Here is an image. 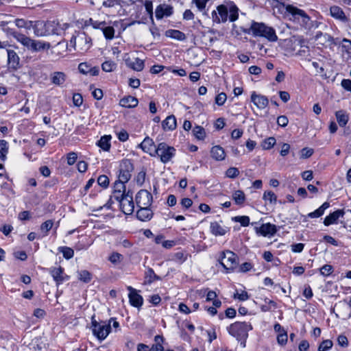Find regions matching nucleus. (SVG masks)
Masks as SVG:
<instances>
[{
	"instance_id": "16",
	"label": "nucleus",
	"mask_w": 351,
	"mask_h": 351,
	"mask_svg": "<svg viewBox=\"0 0 351 351\" xmlns=\"http://www.w3.org/2000/svg\"><path fill=\"white\" fill-rule=\"evenodd\" d=\"M128 289L130 291L128 297L130 304L134 307L140 308L143 303V297L139 295L136 292V290L132 287H128Z\"/></svg>"
},
{
	"instance_id": "21",
	"label": "nucleus",
	"mask_w": 351,
	"mask_h": 351,
	"mask_svg": "<svg viewBox=\"0 0 351 351\" xmlns=\"http://www.w3.org/2000/svg\"><path fill=\"white\" fill-rule=\"evenodd\" d=\"M153 217V212L149 207H139L136 213V217L142 221L151 220Z\"/></svg>"
},
{
	"instance_id": "62",
	"label": "nucleus",
	"mask_w": 351,
	"mask_h": 351,
	"mask_svg": "<svg viewBox=\"0 0 351 351\" xmlns=\"http://www.w3.org/2000/svg\"><path fill=\"white\" fill-rule=\"evenodd\" d=\"M289 123V120L287 116L281 115L277 118V124L280 127H286Z\"/></svg>"
},
{
	"instance_id": "57",
	"label": "nucleus",
	"mask_w": 351,
	"mask_h": 351,
	"mask_svg": "<svg viewBox=\"0 0 351 351\" xmlns=\"http://www.w3.org/2000/svg\"><path fill=\"white\" fill-rule=\"evenodd\" d=\"M209 0H192V3H195L198 10L203 11Z\"/></svg>"
},
{
	"instance_id": "51",
	"label": "nucleus",
	"mask_w": 351,
	"mask_h": 351,
	"mask_svg": "<svg viewBox=\"0 0 351 351\" xmlns=\"http://www.w3.org/2000/svg\"><path fill=\"white\" fill-rule=\"evenodd\" d=\"M53 222L52 220H47L43 223L40 226V230L45 232V235H47L48 232L53 227Z\"/></svg>"
},
{
	"instance_id": "5",
	"label": "nucleus",
	"mask_w": 351,
	"mask_h": 351,
	"mask_svg": "<svg viewBox=\"0 0 351 351\" xmlns=\"http://www.w3.org/2000/svg\"><path fill=\"white\" fill-rule=\"evenodd\" d=\"M250 322H236L227 327L228 333L235 337L238 341H245L248 337V332L252 330Z\"/></svg>"
},
{
	"instance_id": "39",
	"label": "nucleus",
	"mask_w": 351,
	"mask_h": 351,
	"mask_svg": "<svg viewBox=\"0 0 351 351\" xmlns=\"http://www.w3.org/2000/svg\"><path fill=\"white\" fill-rule=\"evenodd\" d=\"M110 138L108 136H102L98 141V146L100 147L104 151H108L110 148Z\"/></svg>"
},
{
	"instance_id": "63",
	"label": "nucleus",
	"mask_w": 351,
	"mask_h": 351,
	"mask_svg": "<svg viewBox=\"0 0 351 351\" xmlns=\"http://www.w3.org/2000/svg\"><path fill=\"white\" fill-rule=\"evenodd\" d=\"M313 154V149L308 147L303 148L301 150V158H308Z\"/></svg>"
},
{
	"instance_id": "47",
	"label": "nucleus",
	"mask_w": 351,
	"mask_h": 351,
	"mask_svg": "<svg viewBox=\"0 0 351 351\" xmlns=\"http://www.w3.org/2000/svg\"><path fill=\"white\" fill-rule=\"evenodd\" d=\"M276 142V141L274 137H269L262 142V147L264 149H269L274 147Z\"/></svg>"
},
{
	"instance_id": "19",
	"label": "nucleus",
	"mask_w": 351,
	"mask_h": 351,
	"mask_svg": "<svg viewBox=\"0 0 351 351\" xmlns=\"http://www.w3.org/2000/svg\"><path fill=\"white\" fill-rule=\"evenodd\" d=\"M256 232L264 237L273 236L276 234V226L270 223H263L260 228H256Z\"/></svg>"
},
{
	"instance_id": "49",
	"label": "nucleus",
	"mask_w": 351,
	"mask_h": 351,
	"mask_svg": "<svg viewBox=\"0 0 351 351\" xmlns=\"http://www.w3.org/2000/svg\"><path fill=\"white\" fill-rule=\"evenodd\" d=\"M88 25H91L94 29H98L102 30L104 28V25H106V23L105 21H95L92 19H90L88 21Z\"/></svg>"
},
{
	"instance_id": "34",
	"label": "nucleus",
	"mask_w": 351,
	"mask_h": 351,
	"mask_svg": "<svg viewBox=\"0 0 351 351\" xmlns=\"http://www.w3.org/2000/svg\"><path fill=\"white\" fill-rule=\"evenodd\" d=\"M145 282L148 284L152 283L155 280H161V278L157 276L152 268H148L145 274Z\"/></svg>"
},
{
	"instance_id": "37",
	"label": "nucleus",
	"mask_w": 351,
	"mask_h": 351,
	"mask_svg": "<svg viewBox=\"0 0 351 351\" xmlns=\"http://www.w3.org/2000/svg\"><path fill=\"white\" fill-rule=\"evenodd\" d=\"M263 199L271 204H276L277 202V196L271 191H265L263 194Z\"/></svg>"
},
{
	"instance_id": "26",
	"label": "nucleus",
	"mask_w": 351,
	"mask_h": 351,
	"mask_svg": "<svg viewBox=\"0 0 351 351\" xmlns=\"http://www.w3.org/2000/svg\"><path fill=\"white\" fill-rule=\"evenodd\" d=\"M140 147L145 152L149 153L152 156L153 155L152 152L154 151L155 152V149H156L153 140L149 137L145 138L143 141L140 144Z\"/></svg>"
},
{
	"instance_id": "23",
	"label": "nucleus",
	"mask_w": 351,
	"mask_h": 351,
	"mask_svg": "<svg viewBox=\"0 0 351 351\" xmlns=\"http://www.w3.org/2000/svg\"><path fill=\"white\" fill-rule=\"evenodd\" d=\"M330 15L333 18L338 19V20L341 21V22L346 23L348 21V19L345 15L342 9L339 6L333 5V6L330 7Z\"/></svg>"
},
{
	"instance_id": "1",
	"label": "nucleus",
	"mask_w": 351,
	"mask_h": 351,
	"mask_svg": "<svg viewBox=\"0 0 351 351\" xmlns=\"http://www.w3.org/2000/svg\"><path fill=\"white\" fill-rule=\"evenodd\" d=\"M286 10V15L289 17V20L299 23L302 27L306 29L316 28L318 27V22L311 20L308 15L301 9H299L292 5H283Z\"/></svg>"
},
{
	"instance_id": "25",
	"label": "nucleus",
	"mask_w": 351,
	"mask_h": 351,
	"mask_svg": "<svg viewBox=\"0 0 351 351\" xmlns=\"http://www.w3.org/2000/svg\"><path fill=\"white\" fill-rule=\"evenodd\" d=\"M315 39L319 40L321 44H328L329 45H336L334 38L328 34H324L321 32H317Z\"/></svg>"
},
{
	"instance_id": "35",
	"label": "nucleus",
	"mask_w": 351,
	"mask_h": 351,
	"mask_svg": "<svg viewBox=\"0 0 351 351\" xmlns=\"http://www.w3.org/2000/svg\"><path fill=\"white\" fill-rule=\"evenodd\" d=\"M32 21H26L23 19H17L15 20V25L19 28H25L27 30L32 29Z\"/></svg>"
},
{
	"instance_id": "24",
	"label": "nucleus",
	"mask_w": 351,
	"mask_h": 351,
	"mask_svg": "<svg viewBox=\"0 0 351 351\" xmlns=\"http://www.w3.org/2000/svg\"><path fill=\"white\" fill-rule=\"evenodd\" d=\"M210 232L216 236H223L227 232V228L221 226L217 221L211 222L210 226Z\"/></svg>"
},
{
	"instance_id": "3",
	"label": "nucleus",
	"mask_w": 351,
	"mask_h": 351,
	"mask_svg": "<svg viewBox=\"0 0 351 351\" xmlns=\"http://www.w3.org/2000/svg\"><path fill=\"white\" fill-rule=\"evenodd\" d=\"M12 36L23 46L26 47L29 50L33 52H38L51 47V45L48 42L36 40L26 36L25 35L18 32H13Z\"/></svg>"
},
{
	"instance_id": "8",
	"label": "nucleus",
	"mask_w": 351,
	"mask_h": 351,
	"mask_svg": "<svg viewBox=\"0 0 351 351\" xmlns=\"http://www.w3.org/2000/svg\"><path fill=\"white\" fill-rule=\"evenodd\" d=\"M155 153L163 163L169 162L176 154V149L165 143H160L155 149Z\"/></svg>"
},
{
	"instance_id": "54",
	"label": "nucleus",
	"mask_w": 351,
	"mask_h": 351,
	"mask_svg": "<svg viewBox=\"0 0 351 351\" xmlns=\"http://www.w3.org/2000/svg\"><path fill=\"white\" fill-rule=\"evenodd\" d=\"M319 270L322 276H328L333 271V267L330 265H324Z\"/></svg>"
},
{
	"instance_id": "11",
	"label": "nucleus",
	"mask_w": 351,
	"mask_h": 351,
	"mask_svg": "<svg viewBox=\"0 0 351 351\" xmlns=\"http://www.w3.org/2000/svg\"><path fill=\"white\" fill-rule=\"evenodd\" d=\"M49 21H35L32 23V29L34 30V34L37 37H45L50 35Z\"/></svg>"
},
{
	"instance_id": "7",
	"label": "nucleus",
	"mask_w": 351,
	"mask_h": 351,
	"mask_svg": "<svg viewBox=\"0 0 351 351\" xmlns=\"http://www.w3.org/2000/svg\"><path fill=\"white\" fill-rule=\"evenodd\" d=\"M91 328L93 334L99 340H104L109 335L111 330L110 323L106 322H97L95 316L92 317Z\"/></svg>"
},
{
	"instance_id": "4",
	"label": "nucleus",
	"mask_w": 351,
	"mask_h": 351,
	"mask_svg": "<svg viewBox=\"0 0 351 351\" xmlns=\"http://www.w3.org/2000/svg\"><path fill=\"white\" fill-rule=\"evenodd\" d=\"M70 45L77 51L84 53L92 46V39L84 32H76L70 39Z\"/></svg>"
},
{
	"instance_id": "48",
	"label": "nucleus",
	"mask_w": 351,
	"mask_h": 351,
	"mask_svg": "<svg viewBox=\"0 0 351 351\" xmlns=\"http://www.w3.org/2000/svg\"><path fill=\"white\" fill-rule=\"evenodd\" d=\"M332 341L330 339L323 341L318 347V351H327L332 347Z\"/></svg>"
},
{
	"instance_id": "43",
	"label": "nucleus",
	"mask_w": 351,
	"mask_h": 351,
	"mask_svg": "<svg viewBox=\"0 0 351 351\" xmlns=\"http://www.w3.org/2000/svg\"><path fill=\"white\" fill-rule=\"evenodd\" d=\"M8 152V145L5 140H0V158L4 160Z\"/></svg>"
},
{
	"instance_id": "50",
	"label": "nucleus",
	"mask_w": 351,
	"mask_h": 351,
	"mask_svg": "<svg viewBox=\"0 0 351 351\" xmlns=\"http://www.w3.org/2000/svg\"><path fill=\"white\" fill-rule=\"evenodd\" d=\"M116 68V64L112 61H106L101 64V69L105 72H111Z\"/></svg>"
},
{
	"instance_id": "52",
	"label": "nucleus",
	"mask_w": 351,
	"mask_h": 351,
	"mask_svg": "<svg viewBox=\"0 0 351 351\" xmlns=\"http://www.w3.org/2000/svg\"><path fill=\"white\" fill-rule=\"evenodd\" d=\"M234 221L241 223L242 226H247L250 224V218L247 216H237Z\"/></svg>"
},
{
	"instance_id": "2",
	"label": "nucleus",
	"mask_w": 351,
	"mask_h": 351,
	"mask_svg": "<svg viewBox=\"0 0 351 351\" xmlns=\"http://www.w3.org/2000/svg\"><path fill=\"white\" fill-rule=\"evenodd\" d=\"M238 12V8L234 4H221L217 7L216 10L212 12V20L214 23L217 24L226 23L228 19L231 22H234L237 21L239 17Z\"/></svg>"
},
{
	"instance_id": "56",
	"label": "nucleus",
	"mask_w": 351,
	"mask_h": 351,
	"mask_svg": "<svg viewBox=\"0 0 351 351\" xmlns=\"http://www.w3.org/2000/svg\"><path fill=\"white\" fill-rule=\"evenodd\" d=\"M97 183L99 186L106 188L109 184V179L105 175L99 176L97 178Z\"/></svg>"
},
{
	"instance_id": "18",
	"label": "nucleus",
	"mask_w": 351,
	"mask_h": 351,
	"mask_svg": "<svg viewBox=\"0 0 351 351\" xmlns=\"http://www.w3.org/2000/svg\"><path fill=\"white\" fill-rule=\"evenodd\" d=\"M173 14V7L169 5H159L156 7L155 14L157 19H162L163 17L170 16Z\"/></svg>"
},
{
	"instance_id": "42",
	"label": "nucleus",
	"mask_w": 351,
	"mask_h": 351,
	"mask_svg": "<svg viewBox=\"0 0 351 351\" xmlns=\"http://www.w3.org/2000/svg\"><path fill=\"white\" fill-rule=\"evenodd\" d=\"M123 260L122 254L118 252H112L108 257V261L113 265H118Z\"/></svg>"
},
{
	"instance_id": "46",
	"label": "nucleus",
	"mask_w": 351,
	"mask_h": 351,
	"mask_svg": "<svg viewBox=\"0 0 351 351\" xmlns=\"http://www.w3.org/2000/svg\"><path fill=\"white\" fill-rule=\"evenodd\" d=\"M79 279L85 282H89L92 279L90 273L87 270H82L78 272Z\"/></svg>"
},
{
	"instance_id": "20",
	"label": "nucleus",
	"mask_w": 351,
	"mask_h": 351,
	"mask_svg": "<svg viewBox=\"0 0 351 351\" xmlns=\"http://www.w3.org/2000/svg\"><path fill=\"white\" fill-rule=\"evenodd\" d=\"M345 214L346 213L343 210H337L325 217L324 224L328 226L335 223L339 218L343 217Z\"/></svg>"
},
{
	"instance_id": "14",
	"label": "nucleus",
	"mask_w": 351,
	"mask_h": 351,
	"mask_svg": "<svg viewBox=\"0 0 351 351\" xmlns=\"http://www.w3.org/2000/svg\"><path fill=\"white\" fill-rule=\"evenodd\" d=\"M120 208L122 212L125 215H131L134 212V204L132 194H130L128 191L125 198H123L120 202Z\"/></svg>"
},
{
	"instance_id": "17",
	"label": "nucleus",
	"mask_w": 351,
	"mask_h": 351,
	"mask_svg": "<svg viewBox=\"0 0 351 351\" xmlns=\"http://www.w3.org/2000/svg\"><path fill=\"white\" fill-rule=\"evenodd\" d=\"M251 101L258 108L261 110L265 108L269 104V100L266 96L256 94V92L252 93Z\"/></svg>"
},
{
	"instance_id": "9",
	"label": "nucleus",
	"mask_w": 351,
	"mask_h": 351,
	"mask_svg": "<svg viewBox=\"0 0 351 351\" xmlns=\"http://www.w3.org/2000/svg\"><path fill=\"white\" fill-rule=\"evenodd\" d=\"M50 35L64 36L66 32L73 28L71 23H63L58 21H49Z\"/></svg>"
},
{
	"instance_id": "44",
	"label": "nucleus",
	"mask_w": 351,
	"mask_h": 351,
	"mask_svg": "<svg viewBox=\"0 0 351 351\" xmlns=\"http://www.w3.org/2000/svg\"><path fill=\"white\" fill-rule=\"evenodd\" d=\"M101 31L106 39L111 40L114 38V29L112 26L104 25Z\"/></svg>"
},
{
	"instance_id": "45",
	"label": "nucleus",
	"mask_w": 351,
	"mask_h": 351,
	"mask_svg": "<svg viewBox=\"0 0 351 351\" xmlns=\"http://www.w3.org/2000/svg\"><path fill=\"white\" fill-rule=\"evenodd\" d=\"M194 136L199 140H203L206 136L204 129L201 126H195L193 129Z\"/></svg>"
},
{
	"instance_id": "40",
	"label": "nucleus",
	"mask_w": 351,
	"mask_h": 351,
	"mask_svg": "<svg viewBox=\"0 0 351 351\" xmlns=\"http://www.w3.org/2000/svg\"><path fill=\"white\" fill-rule=\"evenodd\" d=\"M130 66L136 71H141L144 68V62L140 58H135L129 64Z\"/></svg>"
},
{
	"instance_id": "29",
	"label": "nucleus",
	"mask_w": 351,
	"mask_h": 351,
	"mask_svg": "<svg viewBox=\"0 0 351 351\" xmlns=\"http://www.w3.org/2000/svg\"><path fill=\"white\" fill-rule=\"evenodd\" d=\"M176 125V119L174 115L168 116L162 123V128L165 130H173Z\"/></svg>"
},
{
	"instance_id": "6",
	"label": "nucleus",
	"mask_w": 351,
	"mask_h": 351,
	"mask_svg": "<svg viewBox=\"0 0 351 351\" xmlns=\"http://www.w3.org/2000/svg\"><path fill=\"white\" fill-rule=\"evenodd\" d=\"M251 30L254 36L265 37L270 42H275L278 40L275 29L264 23H252Z\"/></svg>"
},
{
	"instance_id": "31",
	"label": "nucleus",
	"mask_w": 351,
	"mask_h": 351,
	"mask_svg": "<svg viewBox=\"0 0 351 351\" xmlns=\"http://www.w3.org/2000/svg\"><path fill=\"white\" fill-rule=\"evenodd\" d=\"M165 35L167 37H170L180 41L184 40L186 38V35L183 32L177 29H169L166 32Z\"/></svg>"
},
{
	"instance_id": "41",
	"label": "nucleus",
	"mask_w": 351,
	"mask_h": 351,
	"mask_svg": "<svg viewBox=\"0 0 351 351\" xmlns=\"http://www.w3.org/2000/svg\"><path fill=\"white\" fill-rule=\"evenodd\" d=\"M58 251L62 254L64 258L66 259H70L74 255L73 250L69 247H58Z\"/></svg>"
},
{
	"instance_id": "58",
	"label": "nucleus",
	"mask_w": 351,
	"mask_h": 351,
	"mask_svg": "<svg viewBox=\"0 0 351 351\" xmlns=\"http://www.w3.org/2000/svg\"><path fill=\"white\" fill-rule=\"evenodd\" d=\"M90 68V65H89L86 62H82L78 66L79 71L84 75L88 74Z\"/></svg>"
},
{
	"instance_id": "27",
	"label": "nucleus",
	"mask_w": 351,
	"mask_h": 351,
	"mask_svg": "<svg viewBox=\"0 0 351 351\" xmlns=\"http://www.w3.org/2000/svg\"><path fill=\"white\" fill-rule=\"evenodd\" d=\"M210 154L213 158L218 161L224 160L226 157V153L223 149L219 145L212 147Z\"/></svg>"
},
{
	"instance_id": "32",
	"label": "nucleus",
	"mask_w": 351,
	"mask_h": 351,
	"mask_svg": "<svg viewBox=\"0 0 351 351\" xmlns=\"http://www.w3.org/2000/svg\"><path fill=\"white\" fill-rule=\"evenodd\" d=\"M330 206V204L327 202H324L321 206H319L315 211L308 214V217L310 218H317L324 215V211Z\"/></svg>"
},
{
	"instance_id": "33",
	"label": "nucleus",
	"mask_w": 351,
	"mask_h": 351,
	"mask_svg": "<svg viewBox=\"0 0 351 351\" xmlns=\"http://www.w3.org/2000/svg\"><path fill=\"white\" fill-rule=\"evenodd\" d=\"M155 343L150 348V351H164L162 343L164 342V338L160 335H156L154 337Z\"/></svg>"
},
{
	"instance_id": "13",
	"label": "nucleus",
	"mask_w": 351,
	"mask_h": 351,
	"mask_svg": "<svg viewBox=\"0 0 351 351\" xmlns=\"http://www.w3.org/2000/svg\"><path fill=\"white\" fill-rule=\"evenodd\" d=\"M132 169L133 165L132 162L128 160H123L121 165L118 180L124 183L128 182L131 178L130 172Z\"/></svg>"
},
{
	"instance_id": "30",
	"label": "nucleus",
	"mask_w": 351,
	"mask_h": 351,
	"mask_svg": "<svg viewBox=\"0 0 351 351\" xmlns=\"http://www.w3.org/2000/svg\"><path fill=\"white\" fill-rule=\"evenodd\" d=\"M50 274L58 285L64 281L63 269L60 267L51 269Z\"/></svg>"
},
{
	"instance_id": "10",
	"label": "nucleus",
	"mask_w": 351,
	"mask_h": 351,
	"mask_svg": "<svg viewBox=\"0 0 351 351\" xmlns=\"http://www.w3.org/2000/svg\"><path fill=\"white\" fill-rule=\"evenodd\" d=\"M237 255L234 252L228 250L222 253L220 264L228 272L232 270L237 265Z\"/></svg>"
},
{
	"instance_id": "64",
	"label": "nucleus",
	"mask_w": 351,
	"mask_h": 351,
	"mask_svg": "<svg viewBox=\"0 0 351 351\" xmlns=\"http://www.w3.org/2000/svg\"><path fill=\"white\" fill-rule=\"evenodd\" d=\"M341 85L346 90L351 93V80L343 79L341 81Z\"/></svg>"
},
{
	"instance_id": "38",
	"label": "nucleus",
	"mask_w": 351,
	"mask_h": 351,
	"mask_svg": "<svg viewBox=\"0 0 351 351\" xmlns=\"http://www.w3.org/2000/svg\"><path fill=\"white\" fill-rule=\"evenodd\" d=\"M232 199L237 204L241 205L245 202V196L242 191L237 190L233 193Z\"/></svg>"
},
{
	"instance_id": "59",
	"label": "nucleus",
	"mask_w": 351,
	"mask_h": 351,
	"mask_svg": "<svg viewBox=\"0 0 351 351\" xmlns=\"http://www.w3.org/2000/svg\"><path fill=\"white\" fill-rule=\"evenodd\" d=\"M125 183L120 180H117L114 184V191H113L119 193V192H125Z\"/></svg>"
},
{
	"instance_id": "53",
	"label": "nucleus",
	"mask_w": 351,
	"mask_h": 351,
	"mask_svg": "<svg viewBox=\"0 0 351 351\" xmlns=\"http://www.w3.org/2000/svg\"><path fill=\"white\" fill-rule=\"evenodd\" d=\"M239 175V171L236 167H230L226 171V176L230 178H235Z\"/></svg>"
},
{
	"instance_id": "12",
	"label": "nucleus",
	"mask_w": 351,
	"mask_h": 351,
	"mask_svg": "<svg viewBox=\"0 0 351 351\" xmlns=\"http://www.w3.org/2000/svg\"><path fill=\"white\" fill-rule=\"evenodd\" d=\"M136 203L138 207H149L152 203V195L147 190H140L136 195Z\"/></svg>"
},
{
	"instance_id": "36",
	"label": "nucleus",
	"mask_w": 351,
	"mask_h": 351,
	"mask_svg": "<svg viewBox=\"0 0 351 351\" xmlns=\"http://www.w3.org/2000/svg\"><path fill=\"white\" fill-rule=\"evenodd\" d=\"M336 118L341 127H344L348 121V116L341 110L336 112Z\"/></svg>"
},
{
	"instance_id": "15",
	"label": "nucleus",
	"mask_w": 351,
	"mask_h": 351,
	"mask_svg": "<svg viewBox=\"0 0 351 351\" xmlns=\"http://www.w3.org/2000/svg\"><path fill=\"white\" fill-rule=\"evenodd\" d=\"M66 79V74L62 71H54L50 74L51 84L59 87L64 86Z\"/></svg>"
},
{
	"instance_id": "60",
	"label": "nucleus",
	"mask_w": 351,
	"mask_h": 351,
	"mask_svg": "<svg viewBox=\"0 0 351 351\" xmlns=\"http://www.w3.org/2000/svg\"><path fill=\"white\" fill-rule=\"evenodd\" d=\"M227 99L226 94L224 93H221L218 94L215 98V102L219 106H222L225 103Z\"/></svg>"
},
{
	"instance_id": "61",
	"label": "nucleus",
	"mask_w": 351,
	"mask_h": 351,
	"mask_svg": "<svg viewBox=\"0 0 351 351\" xmlns=\"http://www.w3.org/2000/svg\"><path fill=\"white\" fill-rule=\"evenodd\" d=\"M73 102L75 106H80L83 103V98L81 94L75 93L73 95Z\"/></svg>"
},
{
	"instance_id": "22",
	"label": "nucleus",
	"mask_w": 351,
	"mask_h": 351,
	"mask_svg": "<svg viewBox=\"0 0 351 351\" xmlns=\"http://www.w3.org/2000/svg\"><path fill=\"white\" fill-rule=\"evenodd\" d=\"M8 64L9 68L16 69L19 66V57L17 53L12 49H7Z\"/></svg>"
},
{
	"instance_id": "28",
	"label": "nucleus",
	"mask_w": 351,
	"mask_h": 351,
	"mask_svg": "<svg viewBox=\"0 0 351 351\" xmlns=\"http://www.w3.org/2000/svg\"><path fill=\"white\" fill-rule=\"evenodd\" d=\"M138 104V99L130 95L122 98L119 102V104L124 108H134Z\"/></svg>"
},
{
	"instance_id": "55",
	"label": "nucleus",
	"mask_w": 351,
	"mask_h": 351,
	"mask_svg": "<svg viewBox=\"0 0 351 351\" xmlns=\"http://www.w3.org/2000/svg\"><path fill=\"white\" fill-rule=\"evenodd\" d=\"M121 5V0H104L102 5L104 8H113Z\"/></svg>"
}]
</instances>
